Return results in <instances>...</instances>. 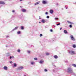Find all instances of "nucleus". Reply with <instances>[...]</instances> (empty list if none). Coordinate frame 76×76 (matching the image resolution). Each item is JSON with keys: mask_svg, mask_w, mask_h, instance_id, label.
<instances>
[{"mask_svg": "<svg viewBox=\"0 0 76 76\" xmlns=\"http://www.w3.org/2000/svg\"><path fill=\"white\" fill-rule=\"evenodd\" d=\"M39 4V1L35 3L34 5H37V4Z\"/></svg>", "mask_w": 76, "mask_h": 76, "instance_id": "9b49d317", "label": "nucleus"}, {"mask_svg": "<svg viewBox=\"0 0 76 76\" xmlns=\"http://www.w3.org/2000/svg\"><path fill=\"white\" fill-rule=\"evenodd\" d=\"M42 34H41L40 35V36L42 37Z\"/></svg>", "mask_w": 76, "mask_h": 76, "instance_id": "e433bc0d", "label": "nucleus"}, {"mask_svg": "<svg viewBox=\"0 0 76 76\" xmlns=\"http://www.w3.org/2000/svg\"><path fill=\"white\" fill-rule=\"evenodd\" d=\"M59 25H60V23H58V24H56V25H57V26Z\"/></svg>", "mask_w": 76, "mask_h": 76, "instance_id": "473e14b6", "label": "nucleus"}, {"mask_svg": "<svg viewBox=\"0 0 76 76\" xmlns=\"http://www.w3.org/2000/svg\"><path fill=\"white\" fill-rule=\"evenodd\" d=\"M6 56H9V53H7L6 54Z\"/></svg>", "mask_w": 76, "mask_h": 76, "instance_id": "5701e85b", "label": "nucleus"}, {"mask_svg": "<svg viewBox=\"0 0 76 76\" xmlns=\"http://www.w3.org/2000/svg\"><path fill=\"white\" fill-rule=\"evenodd\" d=\"M72 47H73V48H76V45H72Z\"/></svg>", "mask_w": 76, "mask_h": 76, "instance_id": "a211bd4d", "label": "nucleus"}, {"mask_svg": "<svg viewBox=\"0 0 76 76\" xmlns=\"http://www.w3.org/2000/svg\"><path fill=\"white\" fill-rule=\"evenodd\" d=\"M58 19V18H55V20H57V19Z\"/></svg>", "mask_w": 76, "mask_h": 76, "instance_id": "c756f323", "label": "nucleus"}, {"mask_svg": "<svg viewBox=\"0 0 76 76\" xmlns=\"http://www.w3.org/2000/svg\"><path fill=\"white\" fill-rule=\"evenodd\" d=\"M39 23H41V22H39Z\"/></svg>", "mask_w": 76, "mask_h": 76, "instance_id": "79ce46f5", "label": "nucleus"}, {"mask_svg": "<svg viewBox=\"0 0 76 76\" xmlns=\"http://www.w3.org/2000/svg\"><path fill=\"white\" fill-rule=\"evenodd\" d=\"M45 15H48V13L47 12H46L45 13Z\"/></svg>", "mask_w": 76, "mask_h": 76, "instance_id": "c9c22d12", "label": "nucleus"}, {"mask_svg": "<svg viewBox=\"0 0 76 76\" xmlns=\"http://www.w3.org/2000/svg\"><path fill=\"white\" fill-rule=\"evenodd\" d=\"M20 50L19 49H18L17 50V52H18V53H20Z\"/></svg>", "mask_w": 76, "mask_h": 76, "instance_id": "bb28decb", "label": "nucleus"}, {"mask_svg": "<svg viewBox=\"0 0 76 76\" xmlns=\"http://www.w3.org/2000/svg\"><path fill=\"white\" fill-rule=\"evenodd\" d=\"M3 69L5 70H8V68L7 66H5L3 67Z\"/></svg>", "mask_w": 76, "mask_h": 76, "instance_id": "423d86ee", "label": "nucleus"}, {"mask_svg": "<svg viewBox=\"0 0 76 76\" xmlns=\"http://www.w3.org/2000/svg\"><path fill=\"white\" fill-rule=\"evenodd\" d=\"M42 3L43 4H46L48 3V1L47 0H43Z\"/></svg>", "mask_w": 76, "mask_h": 76, "instance_id": "f03ea898", "label": "nucleus"}, {"mask_svg": "<svg viewBox=\"0 0 76 76\" xmlns=\"http://www.w3.org/2000/svg\"><path fill=\"white\" fill-rule=\"evenodd\" d=\"M12 12L13 13H14V12H15V10H13L12 11Z\"/></svg>", "mask_w": 76, "mask_h": 76, "instance_id": "72a5a7b5", "label": "nucleus"}, {"mask_svg": "<svg viewBox=\"0 0 76 76\" xmlns=\"http://www.w3.org/2000/svg\"><path fill=\"white\" fill-rule=\"evenodd\" d=\"M67 22H68V23H70V24H73V23L69 21H67Z\"/></svg>", "mask_w": 76, "mask_h": 76, "instance_id": "aec40b11", "label": "nucleus"}, {"mask_svg": "<svg viewBox=\"0 0 76 76\" xmlns=\"http://www.w3.org/2000/svg\"><path fill=\"white\" fill-rule=\"evenodd\" d=\"M27 52L28 53V54H29V53H31L30 51L28 50L27 51Z\"/></svg>", "mask_w": 76, "mask_h": 76, "instance_id": "b1692460", "label": "nucleus"}, {"mask_svg": "<svg viewBox=\"0 0 76 76\" xmlns=\"http://www.w3.org/2000/svg\"><path fill=\"white\" fill-rule=\"evenodd\" d=\"M20 33V31H18V32H17L18 34H19Z\"/></svg>", "mask_w": 76, "mask_h": 76, "instance_id": "c85d7f7f", "label": "nucleus"}, {"mask_svg": "<svg viewBox=\"0 0 76 76\" xmlns=\"http://www.w3.org/2000/svg\"><path fill=\"white\" fill-rule=\"evenodd\" d=\"M69 53L72 55H73V54H76V53L74 51H71L69 52Z\"/></svg>", "mask_w": 76, "mask_h": 76, "instance_id": "7ed1b4c3", "label": "nucleus"}, {"mask_svg": "<svg viewBox=\"0 0 76 76\" xmlns=\"http://www.w3.org/2000/svg\"><path fill=\"white\" fill-rule=\"evenodd\" d=\"M61 29H62V28H60V30H61Z\"/></svg>", "mask_w": 76, "mask_h": 76, "instance_id": "ea45409f", "label": "nucleus"}, {"mask_svg": "<svg viewBox=\"0 0 76 76\" xmlns=\"http://www.w3.org/2000/svg\"><path fill=\"white\" fill-rule=\"evenodd\" d=\"M10 63H11V64H12V61H10Z\"/></svg>", "mask_w": 76, "mask_h": 76, "instance_id": "f704fd0d", "label": "nucleus"}, {"mask_svg": "<svg viewBox=\"0 0 76 76\" xmlns=\"http://www.w3.org/2000/svg\"><path fill=\"white\" fill-rule=\"evenodd\" d=\"M0 4H5V3L3 2L0 1Z\"/></svg>", "mask_w": 76, "mask_h": 76, "instance_id": "f8f14e48", "label": "nucleus"}, {"mask_svg": "<svg viewBox=\"0 0 76 76\" xmlns=\"http://www.w3.org/2000/svg\"><path fill=\"white\" fill-rule=\"evenodd\" d=\"M45 54H46V56H48V55H50V53H46Z\"/></svg>", "mask_w": 76, "mask_h": 76, "instance_id": "f3484780", "label": "nucleus"}, {"mask_svg": "<svg viewBox=\"0 0 76 76\" xmlns=\"http://www.w3.org/2000/svg\"><path fill=\"white\" fill-rule=\"evenodd\" d=\"M18 69L19 70H22V69H23V67L22 66H19L18 67Z\"/></svg>", "mask_w": 76, "mask_h": 76, "instance_id": "0eeeda50", "label": "nucleus"}, {"mask_svg": "<svg viewBox=\"0 0 76 76\" xmlns=\"http://www.w3.org/2000/svg\"><path fill=\"white\" fill-rule=\"evenodd\" d=\"M21 29H22V30H23L24 29L23 26H21Z\"/></svg>", "mask_w": 76, "mask_h": 76, "instance_id": "4be33fe9", "label": "nucleus"}, {"mask_svg": "<svg viewBox=\"0 0 76 76\" xmlns=\"http://www.w3.org/2000/svg\"><path fill=\"white\" fill-rule=\"evenodd\" d=\"M72 66H73V67H76V65L74 64H72Z\"/></svg>", "mask_w": 76, "mask_h": 76, "instance_id": "dca6fc26", "label": "nucleus"}, {"mask_svg": "<svg viewBox=\"0 0 76 76\" xmlns=\"http://www.w3.org/2000/svg\"><path fill=\"white\" fill-rule=\"evenodd\" d=\"M24 76H26V75H24Z\"/></svg>", "mask_w": 76, "mask_h": 76, "instance_id": "c03bdc74", "label": "nucleus"}, {"mask_svg": "<svg viewBox=\"0 0 76 76\" xmlns=\"http://www.w3.org/2000/svg\"><path fill=\"white\" fill-rule=\"evenodd\" d=\"M18 28V27H17L14 28L13 30V31H14V30H16V29H17Z\"/></svg>", "mask_w": 76, "mask_h": 76, "instance_id": "412c9836", "label": "nucleus"}, {"mask_svg": "<svg viewBox=\"0 0 76 76\" xmlns=\"http://www.w3.org/2000/svg\"><path fill=\"white\" fill-rule=\"evenodd\" d=\"M23 0H20V1H23Z\"/></svg>", "mask_w": 76, "mask_h": 76, "instance_id": "a19ab883", "label": "nucleus"}, {"mask_svg": "<svg viewBox=\"0 0 76 76\" xmlns=\"http://www.w3.org/2000/svg\"><path fill=\"white\" fill-rule=\"evenodd\" d=\"M64 34H67V30H64Z\"/></svg>", "mask_w": 76, "mask_h": 76, "instance_id": "2eb2a0df", "label": "nucleus"}, {"mask_svg": "<svg viewBox=\"0 0 76 76\" xmlns=\"http://www.w3.org/2000/svg\"><path fill=\"white\" fill-rule=\"evenodd\" d=\"M54 27H56V26H54Z\"/></svg>", "mask_w": 76, "mask_h": 76, "instance_id": "37998d69", "label": "nucleus"}, {"mask_svg": "<svg viewBox=\"0 0 76 76\" xmlns=\"http://www.w3.org/2000/svg\"><path fill=\"white\" fill-rule=\"evenodd\" d=\"M6 47H7V46H6Z\"/></svg>", "mask_w": 76, "mask_h": 76, "instance_id": "49530a36", "label": "nucleus"}, {"mask_svg": "<svg viewBox=\"0 0 76 76\" xmlns=\"http://www.w3.org/2000/svg\"><path fill=\"white\" fill-rule=\"evenodd\" d=\"M12 58H14V56H10V59H11Z\"/></svg>", "mask_w": 76, "mask_h": 76, "instance_id": "a878e982", "label": "nucleus"}, {"mask_svg": "<svg viewBox=\"0 0 76 76\" xmlns=\"http://www.w3.org/2000/svg\"><path fill=\"white\" fill-rule=\"evenodd\" d=\"M34 60H38V58H34Z\"/></svg>", "mask_w": 76, "mask_h": 76, "instance_id": "393cba45", "label": "nucleus"}, {"mask_svg": "<svg viewBox=\"0 0 76 76\" xmlns=\"http://www.w3.org/2000/svg\"><path fill=\"white\" fill-rule=\"evenodd\" d=\"M41 22L43 23H45V20H44V19H42V20Z\"/></svg>", "mask_w": 76, "mask_h": 76, "instance_id": "6e6552de", "label": "nucleus"}, {"mask_svg": "<svg viewBox=\"0 0 76 76\" xmlns=\"http://www.w3.org/2000/svg\"><path fill=\"white\" fill-rule=\"evenodd\" d=\"M44 62V61L43 60H40L39 61V63L40 64H42Z\"/></svg>", "mask_w": 76, "mask_h": 76, "instance_id": "1a4fd4ad", "label": "nucleus"}, {"mask_svg": "<svg viewBox=\"0 0 76 76\" xmlns=\"http://www.w3.org/2000/svg\"><path fill=\"white\" fill-rule=\"evenodd\" d=\"M44 70L45 72H47V71H48V70L46 69H45Z\"/></svg>", "mask_w": 76, "mask_h": 76, "instance_id": "cd10ccee", "label": "nucleus"}, {"mask_svg": "<svg viewBox=\"0 0 76 76\" xmlns=\"http://www.w3.org/2000/svg\"><path fill=\"white\" fill-rule=\"evenodd\" d=\"M46 18L47 19H49V18H50V17H49V16H47Z\"/></svg>", "mask_w": 76, "mask_h": 76, "instance_id": "7c9ffc66", "label": "nucleus"}, {"mask_svg": "<svg viewBox=\"0 0 76 76\" xmlns=\"http://www.w3.org/2000/svg\"><path fill=\"white\" fill-rule=\"evenodd\" d=\"M69 27L70 28H72V25H70Z\"/></svg>", "mask_w": 76, "mask_h": 76, "instance_id": "2f4dec72", "label": "nucleus"}, {"mask_svg": "<svg viewBox=\"0 0 76 76\" xmlns=\"http://www.w3.org/2000/svg\"><path fill=\"white\" fill-rule=\"evenodd\" d=\"M67 70L68 73H71L73 72V70L72 69V68L71 67L68 68Z\"/></svg>", "mask_w": 76, "mask_h": 76, "instance_id": "f257e3e1", "label": "nucleus"}, {"mask_svg": "<svg viewBox=\"0 0 76 76\" xmlns=\"http://www.w3.org/2000/svg\"><path fill=\"white\" fill-rule=\"evenodd\" d=\"M16 66H17V65L16 63H14L13 64V67H16Z\"/></svg>", "mask_w": 76, "mask_h": 76, "instance_id": "9d476101", "label": "nucleus"}, {"mask_svg": "<svg viewBox=\"0 0 76 76\" xmlns=\"http://www.w3.org/2000/svg\"><path fill=\"white\" fill-rule=\"evenodd\" d=\"M70 37H71V39L73 41H75V39L73 37V36L72 35H71L70 36Z\"/></svg>", "mask_w": 76, "mask_h": 76, "instance_id": "20e7f679", "label": "nucleus"}, {"mask_svg": "<svg viewBox=\"0 0 76 76\" xmlns=\"http://www.w3.org/2000/svg\"><path fill=\"white\" fill-rule=\"evenodd\" d=\"M50 13H51V14H52V13H53V10H50Z\"/></svg>", "mask_w": 76, "mask_h": 76, "instance_id": "ddd939ff", "label": "nucleus"}, {"mask_svg": "<svg viewBox=\"0 0 76 76\" xmlns=\"http://www.w3.org/2000/svg\"><path fill=\"white\" fill-rule=\"evenodd\" d=\"M54 57L55 58H58V56L56 55H55L54 56Z\"/></svg>", "mask_w": 76, "mask_h": 76, "instance_id": "6ab92c4d", "label": "nucleus"}, {"mask_svg": "<svg viewBox=\"0 0 76 76\" xmlns=\"http://www.w3.org/2000/svg\"><path fill=\"white\" fill-rule=\"evenodd\" d=\"M66 9H67V8H66Z\"/></svg>", "mask_w": 76, "mask_h": 76, "instance_id": "a18cd8bd", "label": "nucleus"}, {"mask_svg": "<svg viewBox=\"0 0 76 76\" xmlns=\"http://www.w3.org/2000/svg\"><path fill=\"white\" fill-rule=\"evenodd\" d=\"M30 64L31 65H34L35 64V63L34 61H31L30 62Z\"/></svg>", "mask_w": 76, "mask_h": 76, "instance_id": "39448f33", "label": "nucleus"}, {"mask_svg": "<svg viewBox=\"0 0 76 76\" xmlns=\"http://www.w3.org/2000/svg\"><path fill=\"white\" fill-rule=\"evenodd\" d=\"M21 10L23 12H26V10L24 9H22Z\"/></svg>", "mask_w": 76, "mask_h": 76, "instance_id": "4468645a", "label": "nucleus"}, {"mask_svg": "<svg viewBox=\"0 0 76 76\" xmlns=\"http://www.w3.org/2000/svg\"><path fill=\"white\" fill-rule=\"evenodd\" d=\"M39 19H41V18L40 17H39Z\"/></svg>", "mask_w": 76, "mask_h": 76, "instance_id": "58836bf2", "label": "nucleus"}, {"mask_svg": "<svg viewBox=\"0 0 76 76\" xmlns=\"http://www.w3.org/2000/svg\"><path fill=\"white\" fill-rule=\"evenodd\" d=\"M50 32H53V30L52 29L50 30Z\"/></svg>", "mask_w": 76, "mask_h": 76, "instance_id": "4c0bfd02", "label": "nucleus"}]
</instances>
